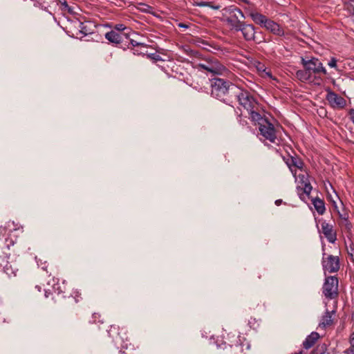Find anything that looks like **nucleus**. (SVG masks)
I'll return each mask as SVG.
<instances>
[{
	"instance_id": "f257e3e1",
	"label": "nucleus",
	"mask_w": 354,
	"mask_h": 354,
	"mask_svg": "<svg viewBox=\"0 0 354 354\" xmlns=\"http://www.w3.org/2000/svg\"><path fill=\"white\" fill-rule=\"evenodd\" d=\"M209 86L212 97L227 105L231 104V99L236 93V85L226 79L215 77L209 79Z\"/></svg>"
},
{
	"instance_id": "f03ea898",
	"label": "nucleus",
	"mask_w": 354,
	"mask_h": 354,
	"mask_svg": "<svg viewBox=\"0 0 354 354\" xmlns=\"http://www.w3.org/2000/svg\"><path fill=\"white\" fill-rule=\"evenodd\" d=\"M221 15V20L225 22L230 29L234 31L243 22L241 19H245L243 12L235 6H230L223 8Z\"/></svg>"
},
{
	"instance_id": "7ed1b4c3",
	"label": "nucleus",
	"mask_w": 354,
	"mask_h": 354,
	"mask_svg": "<svg viewBox=\"0 0 354 354\" xmlns=\"http://www.w3.org/2000/svg\"><path fill=\"white\" fill-rule=\"evenodd\" d=\"M235 93L231 99V104H229V106L234 107L233 104L238 102L247 111L254 109L257 103L248 91L236 86Z\"/></svg>"
},
{
	"instance_id": "20e7f679",
	"label": "nucleus",
	"mask_w": 354,
	"mask_h": 354,
	"mask_svg": "<svg viewBox=\"0 0 354 354\" xmlns=\"http://www.w3.org/2000/svg\"><path fill=\"white\" fill-rule=\"evenodd\" d=\"M15 243V241L12 238H7L5 239L3 245L1 246V249L3 250H9L10 249V246H13ZM3 252L5 253L6 257L2 259L0 262V270H3L9 277H16L19 271L16 264L9 262L6 259L9 257L10 254H8L5 251H3Z\"/></svg>"
},
{
	"instance_id": "39448f33",
	"label": "nucleus",
	"mask_w": 354,
	"mask_h": 354,
	"mask_svg": "<svg viewBox=\"0 0 354 354\" xmlns=\"http://www.w3.org/2000/svg\"><path fill=\"white\" fill-rule=\"evenodd\" d=\"M322 292L328 299L337 298L338 296V279L335 276L326 277Z\"/></svg>"
},
{
	"instance_id": "423d86ee",
	"label": "nucleus",
	"mask_w": 354,
	"mask_h": 354,
	"mask_svg": "<svg viewBox=\"0 0 354 354\" xmlns=\"http://www.w3.org/2000/svg\"><path fill=\"white\" fill-rule=\"evenodd\" d=\"M301 64L305 69H306L312 76V74L318 75L322 73L327 74L326 69L323 66L321 61L316 57H312L310 59H301Z\"/></svg>"
},
{
	"instance_id": "0eeeda50",
	"label": "nucleus",
	"mask_w": 354,
	"mask_h": 354,
	"mask_svg": "<svg viewBox=\"0 0 354 354\" xmlns=\"http://www.w3.org/2000/svg\"><path fill=\"white\" fill-rule=\"evenodd\" d=\"M108 334L115 345H120L122 348L127 347V343L124 341V339L127 341V337L124 328L120 329L118 326L112 325L108 330Z\"/></svg>"
},
{
	"instance_id": "6e6552de",
	"label": "nucleus",
	"mask_w": 354,
	"mask_h": 354,
	"mask_svg": "<svg viewBox=\"0 0 354 354\" xmlns=\"http://www.w3.org/2000/svg\"><path fill=\"white\" fill-rule=\"evenodd\" d=\"M322 264L323 270L329 273L337 272L339 270V259L337 256L327 255L323 253Z\"/></svg>"
},
{
	"instance_id": "1a4fd4ad",
	"label": "nucleus",
	"mask_w": 354,
	"mask_h": 354,
	"mask_svg": "<svg viewBox=\"0 0 354 354\" xmlns=\"http://www.w3.org/2000/svg\"><path fill=\"white\" fill-rule=\"evenodd\" d=\"M261 135L272 143H274L277 139L276 130L274 125L268 120H263V123L259 125Z\"/></svg>"
},
{
	"instance_id": "9d476101",
	"label": "nucleus",
	"mask_w": 354,
	"mask_h": 354,
	"mask_svg": "<svg viewBox=\"0 0 354 354\" xmlns=\"http://www.w3.org/2000/svg\"><path fill=\"white\" fill-rule=\"evenodd\" d=\"M327 92L326 100L333 109H342L346 105V100L330 88L326 90Z\"/></svg>"
},
{
	"instance_id": "9b49d317",
	"label": "nucleus",
	"mask_w": 354,
	"mask_h": 354,
	"mask_svg": "<svg viewBox=\"0 0 354 354\" xmlns=\"http://www.w3.org/2000/svg\"><path fill=\"white\" fill-rule=\"evenodd\" d=\"M235 32H241L243 37L247 41H255L256 39V30L252 24H248L243 21L239 26Z\"/></svg>"
},
{
	"instance_id": "f8f14e48",
	"label": "nucleus",
	"mask_w": 354,
	"mask_h": 354,
	"mask_svg": "<svg viewBox=\"0 0 354 354\" xmlns=\"http://www.w3.org/2000/svg\"><path fill=\"white\" fill-rule=\"evenodd\" d=\"M198 69H203L214 75L221 74L225 68L218 62H207L206 64H198L196 66Z\"/></svg>"
},
{
	"instance_id": "ddd939ff",
	"label": "nucleus",
	"mask_w": 354,
	"mask_h": 354,
	"mask_svg": "<svg viewBox=\"0 0 354 354\" xmlns=\"http://www.w3.org/2000/svg\"><path fill=\"white\" fill-rule=\"evenodd\" d=\"M128 34L126 32H118L115 30H111L105 34V38L110 43L115 45L121 44L124 39H127Z\"/></svg>"
},
{
	"instance_id": "4468645a",
	"label": "nucleus",
	"mask_w": 354,
	"mask_h": 354,
	"mask_svg": "<svg viewBox=\"0 0 354 354\" xmlns=\"http://www.w3.org/2000/svg\"><path fill=\"white\" fill-rule=\"evenodd\" d=\"M322 232L328 241L331 243H334L337 240V234L333 229V226L326 221H323L321 223Z\"/></svg>"
},
{
	"instance_id": "2eb2a0df",
	"label": "nucleus",
	"mask_w": 354,
	"mask_h": 354,
	"mask_svg": "<svg viewBox=\"0 0 354 354\" xmlns=\"http://www.w3.org/2000/svg\"><path fill=\"white\" fill-rule=\"evenodd\" d=\"M250 64L256 68L257 71H258L259 74L262 77H269L270 79L272 78V73L270 69H268L264 64L260 62L258 60L256 59H252L250 62Z\"/></svg>"
},
{
	"instance_id": "dca6fc26",
	"label": "nucleus",
	"mask_w": 354,
	"mask_h": 354,
	"mask_svg": "<svg viewBox=\"0 0 354 354\" xmlns=\"http://www.w3.org/2000/svg\"><path fill=\"white\" fill-rule=\"evenodd\" d=\"M286 163L287 164L292 174L296 173V171L294 170L293 168L301 169L304 166L303 161L298 156L288 157L286 160Z\"/></svg>"
},
{
	"instance_id": "f3484780",
	"label": "nucleus",
	"mask_w": 354,
	"mask_h": 354,
	"mask_svg": "<svg viewBox=\"0 0 354 354\" xmlns=\"http://www.w3.org/2000/svg\"><path fill=\"white\" fill-rule=\"evenodd\" d=\"M320 335L317 332H312L309 335H308L306 339L303 342V346L306 349H309L312 346H314L315 342L319 338Z\"/></svg>"
},
{
	"instance_id": "a211bd4d",
	"label": "nucleus",
	"mask_w": 354,
	"mask_h": 354,
	"mask_svg": "<svg viewBox=\"0 0 354 354\" xmlns=\"http://www.w3.org/2000/svg\"><path fill=\"white\" fill-rule=\"evenodd\" d=\"M250 16L254 23L261 26H264L268 20L267 17L259 12H251Z\"/></svg>"
},
{
	"instance_id": "6ab92c4d",
	"label": "nucleus",
	"mask_w": 354,
	"mask_h": 354,
	"mask_svg": "<svg viewBox=\"0 0 354 354\" xmlns=\"http://www.w3.org/2000/svg\"><path fill=\"white\" fill-rule=\"evenodd\" d=\"M334 311H328L327 310L321 319V321L319 324V326L322 328H326V326H329L333 324V318L332 315Z\"/></svg>"
},
{
	"instance_id": "aec40b11",
	"label": "nucleus",
	"mask_w": 354,
	"mask_h": 354,
	"mask_svg": "<svg viewBox=\"0 0 354 354\" xmlns=\"http://www.w3.org/2000/svg\"><path fill=\"white\" fill-rule=\"evenodd\" d=\"M263 27L276 35H279L282 32L279 25L269 19Z\"/></svg>"
},
{
	"instance_id": "412c9836",
	"label": "nucleus",
	"mask_w": 354,
	"mask_h": 354,
	"mask_svg": "<svg viewBox=\"0 0 354 354\" xmlns=\"http://www.w3.org/2000/svg\"><path fill=\"white\" fill-rule=\"evenodd\" d=\"M312 203L314 205L315 209L319 215L324 214L326 211L325 204L323 200L319 198H315L312 200Z\"/></svg>"
},
{
	"instance_id": "4be33fe9",
	"label": "nucleus",
	"mask_w": 354,
	"mask_h": 354,
	"mask_svg": "<svg viewBox=\"0 0 354 354\" xmlns=\"http://www.w3.org/2000/svg\"><path fill=\"white\" fill-rule=\"evenodd\" d=\"M55 5L59 6L61 10L64 12L74 13L73 8L68 4L66 0H57Z\"/></svg>"
},
{
	"instance_id": "5701e85b",
	"label": "nucleus",
	"mask_w": 354,
	"mask_h": 354,
	"mask_svg": "<svg viewBox=\"0 0 354 354\" xmlns=\"http://www.w3.org/2000/svg\"><path fill=\"white\" fill-rule=\"evenodd\" d=\"M296 77L301 82L309 81L311 79L310 73L304 68V70H299L296 72Z\"/></svg>"
},
{
	"instance_id": "b1692460",
	"label": "nucleus",
	"mask_w": 354,
	"mask_h": 354,
	"mask_svg": "<svg viewBox=\"0 0 354 354\" xmlns=\"http://www.w3.org/2000/svg\"><path fill=\"white\" fill-rule=\"evenodd\" d=\"M248 111L250 113L252 120H253L254 122H257L259 125H261V123H263V120H268L267 118H263L261 115V114L259 113L258 112L255 111L254 110V109L252 110H248Z\"/></svg>"
},
{
	"instance_id": "393cba45",
	"label": "nucleus",
	"mask_w": 354,
	"mask_h": 354,
	"mask_svg": "<svg viewBox=\"0 0 354 354\" xmlns=\"http://www.w3.org/2000/svg\"><path fill=\"white\" fill-rule=\"evenodd\" d=\"M53 291H51L50 290H44V296L46 298H48L49 297L53 296V299H54L55 295L59 296L62 292V291L59 290V287H53Z\"/></svg>"
},
{
	"instance_id": "a878e982",
	"label": "nucleus",
	"mask_w": 354,
	"mask_h": 354,
	"mask_svg": "<svg viewBox=\"0 0 354 354\" xmlns=\"http://www.w3.org/2000/svg\"><path fill=\"white\" fill-rule=\"evenodd\" d=\"M344 9L351 15H354V0H349L344 3Z\"/></svg>"
},
{
	"instance_id": "bb28decb",
	"label": "nucleus",
	"mask_w": 354,
	"mask_h": 354,
	"mask_svg": "<svg viewBox=\"0 0 354 354\" xmlns=\"http://www.w3.org/2000/svg\"><path fill=\"white\" fill-rule=\"evenodd\" d=\"M316 354H331V352L326 347L325 344L319 345L316 348Z\"/></svg>"
},
{
	"instance_id": "cd10ccee",
	"label": "nucleus",
	"mask_w": 354,
	"mask_h": 354,
	"mask_svg": "<svg viewBox=\"0 0 354 354\" xmlns=\"http://www.w3.org/2000/svg\"><path fill=\"white\" fill-rule=\"evenodd\" d=\"M129 44L131 46L132 48H147V44L141 42H138L133 39L129 40Z\"/></svg>"
},
{
	"instance_id": "c85d7f7f",
	"label": "nucleus",
	"mask_w": 354,
	"mask_h": 354,
	"mask_svg": "<svg viewBox=\"0 0 354 354\" xmlns=\"http://www.w3.org/2000/svg\"><path fill=\"white\" fill-rule=\"evenodd\" d=\"M127 29L129 30V28H127L124 24H118L114 26L113 29L112 30H115L118 32H122L124 30Z\"/></svg>"
},
{
	"instance_id": "c756f323",
	"label": "nucleus",
	"mask_w": 354,
	"mask_h": 354,
	"mask_svg": "<svg viewBox=\"0 0 354 354\" xmlns=\"http://www.w3.org/2000/svg\"><path fill=\"white\" fill-rule=\"evenodd\" d=\"M351 348L346 351V354H354V332L350 337Z\"/></svg>"
},
{
	"instance_id": "7c9ffc66",
	"label": "nucleus",
	"mask_w": 354,
	"mask_h": 354,
	"mask_svg": "<svg viewBox=\"0 0 354 354\" xmlns=\"http://www.w3.org/2000/svg\"><path fill=\"white\" fill-rule=\"evenodd\" d=\"M78 26L80 28V32L82 33L83 35H87L90 32L88 31V30L86 28V26L84 24V23L78 21Z\"/></svg>"
},
{
	"instance_id": "2f4dec72",
	"label": "nucleus",
	"mask_w": 354,
	"mask_h": 354,
	"mask_svg": "<svg viewBox=\"0 0 354 354\" xmlns=\"http://www.w3.org/2000/svg\"><path fill=\"white\" fill-rule=\"evenodd\" d=\"M301 190H302L304 194H306L308 196L311 192L312 186L310 185V183H305L304 187L301 189Z\"/></svg>"
},
{
	"instance_id": "473e14b6",
	"label": "nucleus",
	"mask_w": 354,
	"mask_h": 354,
	"mask_svg": "<svg viewBox=\"0 0 354 354\" xmlns=\"http://www.w3.org/2000/svg\"><path fill=\"white\" fill-rule=\"evenodd\" d=\"M100 318L101 315L99 313H93L92 315V320H91L90 322L103 323V321Z\"/></svg>"
},
{
	"instance_id": "72a5a7b5",
	"label": "nucleus",
	"mask_w": 354,
	"mask_h": 354,
	"mask_svg": "<svg viewBox=\"0 0 354 354\" xmlns=\"http://www.w3.org/2000/svg\"><path fill=\"white\" fill-rule=\"evenodd\" d=\"M147 57L152 60H154V61H160L162 60V58L160 56V55H158V53H147Z\"/></svg>"
},
{
	"instance_id": "f704fd0d",
	"label": "nucleus",
	"mask_w": 354,
	"mask_h": 354,
	"mask_svg": "<svg viewBox=\"0 0 354 354\" xmlns=\"http://www.w3.org/2000/svg\"><path fill=\"white\" fill-rule=\"evenodd\" d=\"M134 55H147V48H132Z\"/></svg>"
},
{
	"instance_id": "c9c22d12",
	"label": "nucleus",
	"mask_w": 354,
	"mask_h": 354,
	"mask_svg": "<svg viewBox=\"0 0 354 354\" xmlns=\"http://www.w3.org/2000/svg\"><path fill=\"white\" fill-rule=\"evenodd\" d=\"M71 297H73L76 303L79 302L82 299L81 293L77 290L73 291L71 294Z\"/></svg>"
},
{
	"instance_id": "e433bc0d",
	"label": "nucleus",
	"mask_w": 354,
	"mask_h": 354,
	"mask_svg": "<svg viewBox=\"0 0 354 354\" xmlns=\"http://www.w3.org/2000/svg\"><path fill=\"white\" fill-rule=\"evenodd\" d=\"M337 59L335 57H331L330 61L328 63V65L331 68H337Z\"/></svg>"
},
{
	"instance_id": "4c0bfd02",
	"label": "nucleus",
	"mask_w": 354,
	"mask_h": 354,
	"mask_svg": "<svg viewBox=\"0 0 354 354\" xmlns=\"http://www.w3.org/2000/svg\"><path fill=\"white\" fill-rule=\"evenodd\" d=\"M337 212L342 220L344 221L348 219V214L346 212L344 211L343 212H340L339 211H337Z\"/></svg>"
},
{
	"instance_id": "58836bf2",
	"label": "nucleus",
	"mask_w": 354,
	"mask_h": 354,
	"mask_svg": "<svg viewBox=\"0 0 354 354\" xmlns=\"http://www.w3.org/2000/svg\"><path fill=\"white\" fill-rule=\"evenodd\" d=\"M184 50H185V52L187 55H190V56H196V54L198 53L196 51L193 50H192L191 48H188V47L185 48H184Z\"/></svg>"
},
{
	"instance_id": "ea45409f",
	"label": "nucleus",
	"mask_w": 354,
	"mask_h": 354,
	"mask_svg": "<svg viewBox=\"0 0 354 354\" xmlns=\"http://www.w3.org/2000/svg\"><path fill=\"white\" fill-rule=\"evenodd\" d=\"M196 6H199V7H206V6H210V2H208V1H198V2H196L195 3Z\"/></svg>"
},
{
	"instance_id": "a19ab883",
	"label": "nucleus",
	"mask_w": 354,
	"mask_h": 354,
	"mask_svg": "<svg viewBox=\"0 0 354 354\" xmlns=\"http://www.w3.org/2000/svg\"><path fill=\"white\" fill-rule=\"evenodd\" d=\"M344 226L346 227V228L348 230H350L351 228H352V224L351 223L348 221V219H346V220H344Z\"/></svg>"
},
{
	"instance_id": "79ce46f5",
	"label": "nucleus",
	"mask_w": 354,
	"mask_h": 354,
	"mask_svg": "<svg viewBox=\"0 0 354 354\" xmlns=\"http://www.w3.org/2000/svg\"><path fill=\"white\" fill-rule=\"evenodd\" d=\"M348 115L351 121L354 124V109H351L349 110Z\"/></svg>"
},
{
	"instance_id": "37998d69",
	"label": "nucleus",
	"mask_w": 354,
	"mask_h": 354,
	"mask_svg": "<svg viewBox=\"0 0 354 354\" xmlns=\"http://www.w3.org/2000/svg\"><path fill=\"white\" fill-rule=\"evenodd\" d=\"M238 117L239 118V122L240 124H241L242 126L247 124V121L245 120H242L241 118V115H238Z\"/></svg>"
},
{
	"instance_id": "c03bdc74",
	"label": "nucleus",
	"mask_w": 354,
	"mask_h": 354,
	"mask_svg": "<svg viewBox=\"0 0 354 354\" xmlns=\"http://www.w3.org/2000/svg\"><path fill=\"white\" fill-rule=\"evenodd\" d=\"M348 253L351 257H353L354 256V248L351 246L350 247V250L348 251Z\"/></svg>"
},
{
	"instance_id": "a18cd8bd",
	"label": "nucleus",
	"mask_w": 354,
	"mask_h": 354,
	"mask_svg": "<svg viewBox=\"0 0 354 354\" xmlns=\"http://www.w3.org/2000/svg\"><path fill=\"white\" fill-rule=\"evenodd\" d=\"M178 27L183 28H188L189 26L187 24H186L179 23L178 24Z\"/></svg>"
},
{
	"instance_id": "49530a36",
	"label": "nucleus",
	"mask_w": 354,
	"mask_h": 354,
	"mask_svg": "<svg viewBox=\"0 0 354 354\" xmlns=\"http://www.w3.org/2000/svg\"><path fill=\"white\" fill-rule=\"evenodd\" d=\"M209 7L212 8V9H214V10H218L221 8V6L219 5L212 6L211 4H210Z\"/></svg>"
},
{
	"instance_id": "de8ad7c7",
	"label": "nucleus",
	"mask_w": 354,
	"mask_h": 354,
	"mask_svg": "<svg viewBox=\"0 0 354 354\" xmlns=\"http://www.w3.org/2000/svg\"><path fill=\"white\" fill-rule=\"evenodd\" d=\"M281 203H282V200L281 199H278V200L275 201V204L277 206L280 205Z\"/></svg>"
},
{
	"instance_id": "09e8293b",
	"label": "nucleus",
	"mask_w": 354,
	"mask_h": 354,
	"mask_svg": "<svg viewBox=\"0 0 354 354\" xmlns=\"http://www.w3.org/2000/svg\"><path fill=\"white\" fill-rule=\"evenodd\" d=\"M35 289H37L38 292H41V287L39 286H35Z\"/></svg>"
},
{
	"instance_id": "8fccbe9b",
	"label": "nucleus",
	"mask_w": 354,
	"mask_h": 354,
	"mask_svg": "<svg viewBox=\"0 0 354 354\" xmlns=\"http://www.w3.org/2000/svg\"><path fill=\"white\" fill-rule=\"evenodd\" d=\"M118 354H127L125 351L120 350Z\"/></svg>"
},
{
	"instance_id": "3c124183",
	"label": "nucleus",
	"mask_w": 354,
	"mask_h": 354,
	"mask_svg": "<svg viewBox=\"0 0 354 354\" xmlns=\"http://www.w3.org/2000/svg\"><path fill=\"white\" fill-rule=\"evenodd\" d=\"M44 270H47V267L46 266H43L41 268Z\"/></svg>"
},
{
	"instance_id": "603ef678",
	"label": "nucleus",
	"mask_w": 354,
	"mask_h": 354,
	"mask_svg": "<svg viewBox=\"0 0 354 354\" xmlns=\"http://www.w3.org/2000/svg\"><path fill=\"white\" fill-rule=\"evenodd\" d=\"M333 204H334V207H335V209H337V205H336V204H335V202H333Z\"/></svg>"
},
{
	"instance_id": "864d4df0",
	"label": "nucleus",
	"mask_w": 354,
	"mask_h": 354,
	"mask_svg": "<svg viewBox=\"0 0 354 354\" xmlns=\"http://www.w3.org/2000/svg\"><path fill=\"white\" fill-rule=\"evenodd\" d=\"M298 194H299V198H301V194L299 192V193H298Z\"/></svg>"
},
{
	"instance_id": "5fc2aeb1",
	"label": "nucleus",
	"mask_w": 354,
	"mask_h": 354,
	"mask_svg": "<svg viewBox=\"0 0 354 354\" xmlns=\"http://www.w3.org/2000/svg\"><path fill=\"white\" fill-rule=\"evenodd\" d=\"M202 43L204 44H207V42L204 41H203Z\"/></svg>"
}]
</instances>
